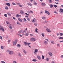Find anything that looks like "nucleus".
<instances>
[{
	"label": "nucleus",
	"instance_id": "57",
	"mask_svg": "<svg viewBox=\"0 0 63 63\" xmlns=\"http://www.w3.org/2000/svg\"><path fill=\"white\" fill-rule=\"evenodd\" d=\"M16 16H20L18 14H17V15H16Z\"/></svg>",
	"mask_w": 63,
	"mask_h": 63
},
{
	"label": "nucleus",
	"instance_id": "21",
	"mask_svg": "<svg viewBox=\"0 0 63 63\" xmlns=\"http://www.w3.org/2000/svg\"><path fill=\"white\" fill-rule=\"evenodd\" d=\"M32 61L33 62H36V60L35 59H32Z\"/></svg>",
	"mask_w": 63,
	"mask_h": 63
},
{
	"label": "nucleus",
	"instance_id": "61",
	"mask_svg": "<svg viewBox=\"0 0 63 63\" xmlns=\"http://www.w3.org/2000/svg\"><path fill=\"white\" fill-rule=\"evenodd\" d=\"M63 42V40L62 41H60V43Z\"/></svg>",
	"mask_w": 63,
	"mask_h": 63
},
{
	"label": "nucleus",
	"instance_id": "39",
	"mask_svg": "<svg viewBox=\"0 0 63 63\" xmlns=\"http://www.w3.org/2000/svg\"><path fill=\"white\" fill-rule=\"evenodd\" d=\"M7 14L8 15H9V16H11V14H10V13H7Z\"/></svg>",
	"mask_w": 63,
	"mask_h": 63
},
{
	"label": "nucleus",
	"instance_id": "6",
	"mask_svg": "<svg viewBox=\"0 0 63 63\" xmlns=\"http://www.w3.org/2000/svg\"><path fill=\"white\" fill-rule=\"evenodd\" d=\"M1 26L0 25V30H1V31H2V32H4L5 31L4 30V29L2 27H1Z\"/></svg>",
	"mask_w": 63,
	"mask_h": 63
},
{
	"label": "nucleus",
	"instance_id": "25",
	"mask_svg": "<svg viewBox=\"0 0 63 63\" xmlns=\"http://www.w3.org/2000/svg\"><path fill=\"white\" fill-rule=\"evenodd\" d=\"M59 35H60V36H62L63 35V34L62 33H60V34H59Z\"/></svg>",
	"mask_w": 63,
	"mask_h": 63
},
{
	"label": "nucleus",
	"instance_id": "59",
	"mask_svg": "<svg viewBox=\"0 0 63 63\" xmlns=\"http://www.w3.org/2000/svg\"><path fill=\"white\" fill-rule=\"evenodd\" d=\"M25 14L26 15H27V16H29V14H27V13H25Z\"/></svg>",
	"mask_w": 63,
	"mask_h": 63
},
{
	"label": "nucleus",
	"instance_id": "33",
	"mask_svg": "<svg viewBox=\"0 0 63 63\" xmlns=\"http://www.w3.org/2000/svg\"><path fill=\"white\" fill-rule=\"evenodd\" d=\"M49 2L50 3H51L52 2V1H51V0H49Z\"/></svg>",
	"mask_w": 63,
	"mask_h": 63
},
{
	"label": "nucleus",
	"instance_id": "9",
	"mask_svg": "<svg viewBox=\"0 0 63 63\" xmlns=\"http://www.w3.org/2000/svg\"><path fill=\"white\" fill-rule=\"evenodd\" d=\"M60 12L61 13H63V9L60 8Z\"/></svg>",
	"mask_w": 63,
	"mask_h": 63
},
{
	"label": "nucleus",
	"instance_id": "52",
	"mask_svg": "<svg viewBox=\"0 0 63 63\" xmlns=\"http://www.w3.org/2000/svg\"><path fill=\"white\" fill-rule=\"evenodd\" d=\"M28 34L27 33H25V36H28Z\"/></svg>",
	"mask_w": 63,
	"mask_h": 63
},
{
	"label": "nucleus",
	"instance_id": "44",
	"mask_svg": "<svg viewBox=\"0 0 63 63\" xmlns=\"http://www.w3.org/2000/svg\"><path fill=\"white\" fill-rule=\"evenodd\" d=\"M12 4L13 5H16V3H15L13 2Z\"/></svg>",
	"mask_w": 63,
	"mask_h": 63
},
{
	"label": "nucleus",
	"instance_id": "18",
	"mask_svg": "<svg viewBox=\"0 0 63 63\" xmlns=\"http://www.w3.org/2000/svg\"><path fill=\"white\" fill-rule=\"evenodd\" d=\"M17 5H19V7H22V5H20V3H17Z\"/></svg>",
	"mask_w": 63,
	"mask_h": 63
},
{
	"label": "nucleus",
	"instance_id": "32",
	"mask_svg": "<svg viewBox=\"0 0 63 63\" xmlns=\"http://www.w3.org/2000/svg\"><path fill=\"white\" fill-rule=\"evenodd\" d=\"M35 32H36L37 33L38 32L37 31V29L36 28L35 29Z\"/></svg>",
	"mask_w": 63,
	"mask_h": 63
},
{
	"label": "nucleus",
	"instance_id": "38",
	"mask_svg": "<svg viewBox=\"0 0 63 63\" xmlns=\"http://www.w3.org/2000/svg\"><path fill=\"white\" fill-rule=\"evenodd\" d=\"M34 25L35 26H37V24L36 23H34Z\"/></svg>",
	"mask_w": 63,
	"mask_h": 63
},
{
	"label": "nucleus",
	"instance_id": "37",
	"mask_svg": "<svg viewBox=\"0 0 63 63\" xmlns=\"http://www.w3.org/2000/svg\"><path fill=\"white\" fill-rule=\"evenodd\" d=\"M44 56L43 55L42 56V59H44Z\"/></svg>",
	"mask_w": 63,
	"mask_h": 63
},
{
	"label": "nucleus",
	"instance_id": "5",
	"mask_svg": "<svg viewBox=\"0 0 63 63\" xmlns=\"http://www.w3.org/2000/svg\"><path fill=\"white\" fill-rule=\"evenodd\" d=\"M45 13H46V14H47L48 15H50V14H49V12H48V11H47V10H45Z\"/></svg>",
	"mask_w": 63,
	"mask_h": 63
},
{
	"label": "nucleus",
	"instance_id": "58",
	"mask_svg": "<svg viewBox=\"0 0 63 63\" xmlns=\"http://www.w3.org/2000/svg\"><path fill=\"white\" fill-rule=\"evenodd\" d=\"M54 13H55V14H57V12H56V11H54Z\"/></svg>",
	"mask_w": 63,
	"mask_h": 63
},
{
	"label": "nucleus",
	"instance_id": "19",
	"mask_svg": "<svg viewBox=\"0 0 63 63\" xmlns=\"http://www.w3.org/2000/svg\"><path fill=\"white\" fill-rule=\"evenodd\" d=\"M9 28H10V29H12V26H11V25L10 24V25H9Z\"/></svg>",
	"mask_w": 63,
	"mask_h": 63
},
{
	"label": "nucleus",
	"instance_id": "17",
	"mask_svg": "<svg viewBox=\"0 0 63 63\" xmlns=\"http://www.w3.org/2000/svg\"><path fill=\"white\" fill-rule=\"evenodd\" d=\"M17 55H18V56H19V57H21V55L20 54V53H18Z\"/></svg>",
	"mask_w": 63,
	"mask_h": 63
},
{
	"label": "nucleus",
	"instance_id": "8",
	"mask_svg": "<svg viewBox=\"0 0 63 63\" xmlns=\"http://www.w3.org/2000/svg\"><path fill=\"white\" fill-rule=\"evenodd\" d=\"M20 13L21 14H22V15H24V12L22 10L20 11Z\"/></svg>",
	"mask_w": 63,
	"mask_h": 63
},
{
	"label": "nucleus",
	"instance_id": "24",
	"mask_svg": "<svg viewBox=\"0 0 63 63\" xmlns=\"http://www.w3.org/2000/svg\"><path fill=\"white\" fill-rule=\"evenodd\" d=\"M46 19V17H44V16H43V17H42V19H43V20H44Z\"/></svg>",
	"mask_w": 63,
	"mask_h": 63
},
{
	"label": "nucleus",
	"instance_id": "20",
	"mask_svg": "<svg viewBox=\"0 0 63 63\" xmlns=\"http://www.w3.org/2000/svg\"><path fill=\"white\" fill-rule=\"evenodd\" d=\"M18 20L19 21H20V22H22V20H21V19L20 18H18Z\"/></svg>",
	"mask_w": 63,
	"mask_h": 63
},
{
	"label": "nucleus",
	"instance_id": "16",
	"mask_svg": "<svg viewBox=\"0 0 63 63\" xmlns=\"http://www.w3.org/2000/svg\"><path fill=\"white\" fill-rule=\"evenodd\" d=\"M37 59H39V60H40V59H41L40 58V57L39 56H37Z\"/></svg>",
	"mask_w": 63,
	"mask_h": 63
},
{
	"label": "nucleus",
	"instance_id": "29",
	"mask_svg": "<svg viewBox=\"0 0 63 63\" xmlns=\"http://www.w3.org/2000/svg\"><path fill=\"white\" fill-rule=\"evenodd\" d=\"M41 36H42V37H44V33H41Z\"/></svg>",
	"mask_w": 63,
	"mask_h": 63
},
{
	"label": "nucleus",
	"instance_id": "46",
	"mask_svg": "<svg viewBox=\"0 0 63 63\" xmlns=\"http://www.w3.org/2000/svg\"><path fill=\"white\" fill-rule=\"evenodd\" d=\"M30 44V43H27V45L29 46V45Z\"/></svg>",
	"mask_w": 63,
	"mask_h": 63
},
{
	"label": "nucleus",
	"instance_id": "23",
	"mask_svg": "<svg viewBox=\"0 0 63 63\" xmlns=\"http://www.w3.org/2000/svg\"><path fill=\"white\" fill-rule=\"evenodd\" d=\"M17 35L18 36H19L20 37H22V36L20 34L18 33H17Z\"/></svg>",
	"mask_w": 63,
	"mask_h": 63
},
{
	"label": "nucleus",
	"instance_id": "55",
	"mask_svg": "<svg viewBox=\"0 0 63 63\" xmlns=\"http://www.w3.org/2000/svg\"><path fill=\"white\" fill-rule=\"evenodd\" d=\"M44 22L45 23H47V21H45V22Z\"/></svg>",
	"mask_w": 63,
	"mask_h": 63
},
{
	"label": "nucleus",
	"instance_id": "56",
	"mask_svg": "<svg viewBox=\"0 0 63 63\" xmlns=\"http://www.w3.org/2000/svg\"><path fill=\"white\" fill-rule=\"evenodd\" d=\"M30 13H31V14H33V11H31Z\"/></svg>",
	"mask_w": 63,
	"mask_h": 63
},
{
	"label": "nucleus",
	"instance_id": "34",
	"mask_svg": "<svg viewBox=\"0 0 63 63\" xmlns=\"http://www.w3.org/2000/svg\"><path fill=\"white\" fill-rule=\"evenodd\" d=\"M34 4L35 5V6H36L38 5V4H37V3L36 2H34Z\"/></svg>",
	"mask_w": 63,
	"mask_h": 63
},
{
	"label": "nucleus",
	"instance_id": "63",
	"mask_svg": "<svg viewBox=\"0 0 63 63\" xmlns=\"http://www.w3.org/2000/svg\"><path fill=\"white\" fill-rule=\"evenodd\" d=\"M61 58H63V55H61Z\"/></svg>",
	"mask_w": 63,
	"mask_h": 63
},
{
	"label": "nucleus",
	"instance_id": "47",
	"mask_svg": "<svg viewBox=\"0 0 63 63\" xmlns=\"http://www.w3.org/2000/svg\"><path fill=\"white\" fill-rule=\"evenodd\" d=\"M43 13H44V12H40V14H43Z\"/></svg>",
	"mask_w": 63,
	"mask_h": 63
},
{
	"label": "nucleus",
	"instance_id": "48",
	"mask_svg": "<svg viewBox=\"0 0 63 63\" xmlns=\"http://www.w3.org/2000/svg\"><path fill=\"white\" fill-rule=\"evenodd\" d=\"M28 14H30V11H28Z\"/></svg>",
	"mask_w": 63,
	"mask_h": 63
},
{
	"label": "nucleus",
	"instance_id": "62",
	"mask_svg": "<svg viewBox=\"0 0 63 63\" xmlns=\"http://www.w3.org/2000/svg\"><path fill=\"white\" fill-rule=\"evenodd\" d=\"M4 16H7V15L6 14H5L4 15Z\"/></svg>",
	"mask_w": 63,
	"mask_h": 63
},
{
	"label": "nucleus",
	"instance_id": "22",
	"mask_svg": "<svg viewBox=\"0 0 63 63\" xmlns=\"http://www.w3.org/2000/svg\"><path fill=\"white\" fill-rule=\"evenodd\" d=\"M23 52L24 53H25V54H26L27 53V52H26V51H25V50H23Z\"/></svg>",
	"mask_w": 63,
	"mask_h": 63
},
{
	"label": "nucleus",
	"instance_id": "31",
	"mask_svg": "<svg viewBox=\"0 0 63 63\" xmlns=\"http://www.w3.org/2000/svg\"><path fill=\"white\" fill-rule=\"evenodd\" d=\"M28 43H26V42H24V45H25V46H26V44H27Z\"/></svg>",
	"mask_w": 63,
	"mask_h": 63
},
{
	"label": "nucleus",
	"instance_id": "54",
	"mask_svg": "<svg viewBox=\"0 0 63 63\" xmlns=\"http://www.w3.org/2000/svg\"><path fill=\"white\" fill-rule=\"evenodd\" d=\"M1 63H5V62H4V61H1Z\"/></svg>",
	"mask_w": 63,
	"mask_h": 63
},
{
	"label": "nucleus",
	"instance_id": "60",
	"mask_svg": "<svg viewBox=\"0 0 63 63\" xmlns=\"http://www.w3.org/2000/svg\"><path fill=\"white\" fill-rule=\"evenodd\" d=\"M27 20H28V21L30 20V19L29 18H27Z\"/></svg>",
	"mask_w": 63,
	"mask_h": 63
},
{
	"label": "nucleus",
	"instance_id": "2",
	"mask_svg": "<svg viewBox=\"0 0 63 63\" xmlns=\"http://www.w3.org/2000/svg\"><path fill=\"white\" fill-rule=\"evenodd\" d=\"M16 43H17V40H16L14 42L13 41L12 42V43L14 44V46H15V45L16 44Z\"/></svg>",
	"mask_w": 63,
	"mask_h": 63
},
{
	"label": "nucleus",
	"instance_id": "53",
	"mask_svg": "<svg viewBox=\"0 0 63 63\" xmlns=\"http://www.w3.org/2000/svg\"><path fill=\"white\" fill-rule=\"evenodd\" d=\"M0 39H1V40L2 39V37H1V36H0Z\"/></svg>",
	"mask_w": 63,
	"mask_h": 63
},
{
	"label": "nucleus",
	"instance_id": "35",
	"mask_svg": "<svg viewBox=\"0 0 63 63\" xmlns=\"http://www.w3.org/2000/svg\"><path fill=\"white\" fill-rule=\"evenodd\" d=\"M53 42H54L53 41H51V42H50V43L52 44H54V43Z\"/></svg>",
	"mask_w": 63,
	"mask_h": 63
},
{
	"label": "nucleus",
	"instance_id": "36",
	"mask_svg": "<svg viewBox=\"0 0 63 63\" xmlns=\"http://www.w3.org/2000/svg\"><path fill=\"white\" fill-rule=\"evenodd\" d=\"M59 39H60V40H62V39H63V37H59Z\"/></svg>",
	"mask_w": 63,
	"mask_h": 63
},
{
	"label": "nucleus",
	"instance_id": "28",
	"mask_svg": "<svg viewBox=\"0 0 63 63\" xmlns=\"http://www.w3.org/2000/svg\"><path fill=\"white\" fill-rule=\"evenodd\" d=\"M50 7L51 8H52V7H53V5L52 4H50Z\"/></svg>",
	"mask_w": 63,
	"mask_h": 63
},
{
	"label": "nucleus",
	"instance_id": "30",
	"mask_svg": "<svg viewBox=\"0 0 63 63\" xmlns=\"http://www.w3.org/2000/svg\"><path fill=\"white\" fill-rule=\"evenodd\" d=\"M5 23H6V24H9V22L7 21H5Z\"/></svg>",
	"mask_w": 63,
	"mask_h": 63
},
{
	"label": "nucleus",
	"instance_id": "40",
	"mask_svg": "<svg viewBox=\"0 0 63 63\" xmlns=\"http://www.w3.org/2000/svg\"><path fill=\"white\" fill-rule=\"evenodd\" d=\"M53 6L54 7V8H56V7H57V5H54Z\"/></svg>",
	"mask_w": 63,
	"mask_h": 63
},
{
	"label": "nucleus",
	"instance_id": "50",
	"mask_svg": "<svg viewBox=\"0 0 63 63\" xmlns=\"http://www.w3.org/2000/svg\"><path fill=\"white\" fill-rule=\"evenodd\" d=\"M23 20H24V21H25L26 22V19H25V18H24L23 19Z\"/></svg>",
	"mask_w": 63,
	"mask_h": 63
},
{
	"label": "nucleus",
	"instance_id": "42",
	"mask_svg": "<svg viewBox=\"0 0 63 63\" xmlns=\"http://www.w3.org/2000/svg\"><path fill=\"white\" fill-rule=\"evenodd\" d=\"M5 9H8V7L7 6H6L5 8Z\"/></svg>",
	"mask_w": 63,
	"mask_h": 63
},
{
	"label": "nucleus",
	"instance_id": "10",
	"mask_svg": "<svg viewBox=\"0 0 63 63\" xmlns=\"http://www.w3.org/2000/svg\"><path fill=\"white\" fill-rule=\"evenodd\" d=\"M46 31H47V32H51V31H50V30H49V29H48L47 28L46 29Z\"/></svg>",
	"mask_w": 63,
	"mask_h": 63
},
{
	"label": "nucleus",
	"instance_id": "12",
	"mask_svg": "<svg viewBox=\"0 0 63 63\" xmlns=\"http://www.w3.org/2000/svg\"><path fill=\"white\" fill-rule=\"evenodd\" d=\"M6 4L8 6H9V7H10L11 6V4H10L9 3H6Z\"/></svg>",
	"mask_w": 63,
	"mask_h": 63
},
{
	"label": "nucleus",
	"instance_id": "3",
	"mask_svg": "<svg viewBox=\"0 0 63 63\" xmlns=\"http://www.w3.org/2000/svg\"><path fill=\"white\" fill-rule=\"evenodd\" d=\"M46 40L47 41H44V44L45 45H47V41H48V40L47 39H46Z\"/></svg>",
	"mask_w": 63,
	"mask_h": 63
},
{
	"label": "nucleus",
	"instance_id": "13",
	"mask_svg": "<svg viewBox=\"0 0 63 63\" xmlns=\"http://www.w3.org/2000/svg\"><path fill=\"white\" fill-rule=\"evenodd\" d=\"M41 5L42 6H46V3H41Z\"/></svg>",
	"mask_w": 63,
	"mask_h": 63
},
{
	"label": "nucleus",
	"instance_id": "14",
	"mask_svg": "<svg viewBox=\"0 0 63 63\" xmlns=\"http://www.w3.org/2000/svg\"><path fill=\"white\" fill-rule=\"evenodd\" d=\"M48 55H49L51 56H52V54L50 52H48Z\"/></svg>",
	"mask_w": 63,
	"mask_h": 63
},
{
	"label": "nucleus",
	"instance_id": "43",
	"mask_svg": "<svg viewBox=\"0 0 63 63\" xmlns=\"http://www.w3.org/2000/svg\"><path fill=\"white\" fill-rule=\"evenodd\" d=\"M49 60V59H48V58H46V61H48V60Z\"/></svg>",
	"mask_w": 63,
	"mask_h": 63
},
{
	"label": "nucleus",
	"instance_id": "4",
	"mask_svg": "<svg viewBox=\"0 0 63 63\" xmlns=\"http://www.w3.org/2000/svg\"><path fill=\"white\" fill-rule=\"evenodd\" d=\"M32 22L33 23L36 22V19H35V18H33V19H32Z\"/></svg>",
	"mask_w": 63,
	"mask_h": 63
},
{
	"label": "nucleus",
	"instance_id": "11",
	"mask_svg": "<svg viewBox=\"0 0 63 63\" xmlns=\"http://www.w3.org/2000/svg\"><path fill=\"white\" fill-rule=\"evenodd\" d=\"M31 40L32 41H35L36 40V39H35V38H31Z\"/></svg>",
	"mask_w": 63,
	"mask_h": 63
},
{
	"label": "nucleus",
	"instance_id": "26",
	"mask_svg": "<svg viewBox=\"0 0 63 63\" xmlns=\"http://www.w3.org/2000/svg\"><path fill=\"white\" fill-rule=\"evenodd\" d=\"M38 51V50L37 49H35V50H34V52H37Z\"/></svg>",
	"mask_w": 63,
	"mask_h": 63
},
{
	"label": "nucleus",
	"instance_id": "49",
	"mask_svg": "<svg viewBox=\"0 0 63 63\" xmlns=\"http://www.w3.org/2000/svg\"><path fill=\"white\" fill-rule=\"evenodd\" d=\"M30 36L31 37L32 36V34H30Z\"/></svg>",
	"mask_w": 63,
	"mask_h": 63
},
{
	"label": "nucleus",
	"instance_id": "27",
	"mask_svg": "<svg viewBox=\"0 0 63 63\" xmlns=\"http://www.w3.org/2000/svg\"><path fill=\"white\" fill-rule=\"evenodd\" d=\"M17 47H20V44H17Z\"/></svg>",
	"mask_w": 63,
	"mask_h": 63
},
{
	"label": "nucleus",
	"instance_id": "1",
	"mask_svg": "<svg viewBox=\"0 0 63 63\" xmlns=\"http://www.w3.org/2000/svg\"><path fill=\"white\" fill-rule=\"evenodd\" d=\"M7 51L8 52V53H9V54H10V55H12L14 54L13 51H9V50H7Z\"/></svg>",
	"mask_w": 63,
	"mask_h": 63
},
{
	"label": "nucleus",
	"instance_id": "64",
	"mask_svg": "<svg viewBox=\"0 0 63 63\" xmlns=\"http://www.w3.org/2000/svg\"><path fill=\"white\" fill-rule=\"evenodd\" d=\"M55 63V62H52V63Z\"/></svg>",
	"mask_w": 63,
	"mask_h": 63
},
{
	"label": "nucleus",
	"instance_id": "51",
	"mask_svg": "<svg viewBox=\"0 0 63 63\" xmlns=\"http://www.w3.org/2000/svg\"><path fill=\"white\" fill-rule=\"evenodd\" d=\"M1 49H3V47L2 46H1Z\"/></svg>",
	"mask_w": 63,
	"mask_h": 63
},
{
	"label": "nucleus",
	"instance_id": "41",
	"mask_svg": "<svg viewBox=\"0 0 63 63\" xmlns=\"http://www.w3.org/2000/svg\"><path fill=\"white\" fill-rule=\"evenodd\" d=\"M13 63H16V62L15 61H13Z\"/></svg>",
	"mask_w": 63,
	"mask_h": 63
},
{
	"label": "nucleus",
	"instance_id": "15",
	"mask_svg": "<svg viewBox=\"0 0 63 63\" xmlns=\"http://www.w3.org/2000/svg\"><path fill=\"white\" fill-rule=\"evenodd\" d=\"M27 5L28 6H32V4L30 3H27Z\"/></svg>",
	"mask_w": 63,
	"mask_h": 63
},
{
	"label": "nucleus",
	"instance_id": "7",
	"mask_svg": "<svg viewBox=\"0 0 63 63\" xmlns=\"http://www.w3.org/2000/svg\"><path fill=\"white\" fill-rule=\"evenodd\" d=\"M23 32V31H22V30H21V31H19V32H18V33H22L24 32H25V31H24V32Z\"/></svg>",
	"mask_w": 63,
	"mask_h": 63
},
{
	"label": "nucleus",
	"instance_id": "45",
	"mask_svg": "<svg viewBox=\"0 0 63 63\" xmlns=\"http://www.w3.org/2000/svg\"><path fill=\"white\" fill-rule=\"evenodd\" d=\"M17 25L19 24L20 23H19V22H18V21H17Z\"/></svg>",
	"mask_w": 63,
	"mask_h": 63
}]
</instances>
